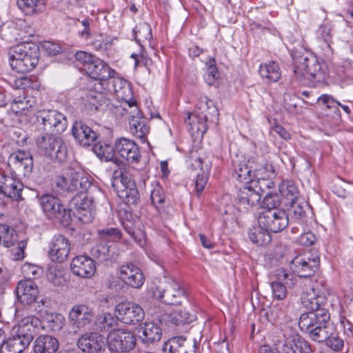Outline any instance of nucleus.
Wrapping results in <instances>:
<instances>
[{
	"mask_svg": "<svg viewBox=\"0 0 353 353\" xmlns=\"http://www.w3.org/2000/svg\"><path fill=\"white\" fill-rule=\"evenodd\" d=\"M41 326V320L28 316L13 327L12 336L1 345V353H21L32 341Z\"/></svg>",
	"mask_w": 353,
	"mask_h": 353,
	"instance_id": "1",
	"label": "nucleus"
},
{
	"mask_svg": "<svg viewBox=\"0 0 353 353\" xmlns=\"http://www.w3.org/2000/svg\"><path fill=\"white\" fill-rule=\"evenodd\" d=\"M329 319L330 314L327 310L308 312L301 315L299 326L313 341L323 343L334 334V326L328 321Z\"/></svg>",
	"mask_w": 353,
	"mask_h": 353,
	"instance_id": "2",
	"label": "nucleus"
},
{
	"mask_svg": "<svg viewBox=\"0 0 353 353\" xmlns=\"http://www.w3.org/2000/svg\"><path fill=\"white\" fill-rule=\"evenodd\" d=\"M58 192L72 193L81 190H91L92 193L101 196L102 192L93 184L92 179L85 174L80 168H68L61 174L57 176L53 182Z\"/></svg>",
	"mask_w": 353,
	"mask_h": 353,
	"instance_id": "3",
	"label": "nucleus"
},
{
	"mask_svg": "<svg viewBox=\"0 0 353 353\" xmlns=\"http://www.w3.org/2000/svg\"><path fill=\"white\" fill-rule=\"evenodd\" d=\"M293 72L301 83L306 84L307 81L311 83H321L328 77V67L323 60L310 54L295 61Z\"/></svg>",
	"mask_w": 353,
	"mask_h": 353,
	"instance_id": "4",
	"label": "nucleus"
},
{
	"mask_svg": "<svg viewBox=\"0 0 353 353\" xmlns=\"http://www.w3.org/2000/svg\"><path fill=\"white\" fill-rule=\"evenodd\" d=\"M8 55L12 70L24 73L32 70L38 64L39 49L34 45L20 44L12 48Z\"/></svg>",
	"mask_w": 353,
	"mask_h": 353,
	"instance_id": "5",
	"label": "nucleus"
},
{
	"mask_svg": "<svg viewBox=\"0 0 353 353\" xmlns=\"http://www.w3.org/2000/svg\"><path fill=\"white\" fill-rule=\"evenodd\" d=\"M218 116V110L213 102L207 97L201 99L198 110L195 113H187L185 123L192 133L203 134L208 129V122H214Z\"/></svg>",
	"mask_w": 353,
	"mask_h": 353,
	"instance_id": "6",
	"label": "nucleus"
},
{
	"mask_svg": "<svg viewBox=\"0 0 353 353\" xmlns=\"http://www.w3.org/2000/svg\"><path fill=\"white\" fill-rule=\"evenodd\" d=\"M153 296L167 305H180L186 299L183 286L174 279L166 276L153 292Z\"/></svg>",
	"mask_w": 353,
	"mask_h": 353,
	"instance_id": "7",
	"label": "nucleus"
},
{
	"mask_svg": "<svg viewBox=\"0 0 353 353\" xmlns=\"http://www.w3.org/2000/svg\"><path fill=\"white\" fill-rule=\"evenodd\" d=\"M101 196H97L96 193H92L90 189L88 190H81L70 201V205L75 210V214L84 223H90L93 219V210L94 203Z\"/></svg>",
	"mask_w": 353,
	"mask_h": 353,
	"instance_id": "8",
	"label": "nucleus"
},
{
	"mask_svg": "<svg viewBox=\"0 0 353 353\" xmlns=\"http://www.w3.org/2000/svg\"><path fill=\"white\" fill-rule=\"evenodd\" d=\"M37 127L48 133H61L67 128V119L61 112L51 109H43L36 112Z\"/></svg>",
	"mask_w": 353,
	"mask_h": 353,
	"instance_id": "9",
	"label": "nucleus"
},
{
	"mask_svg": "<svg viewBox=\"0 0 353 353\" xmlns=\"http://www.w3.org/2000/svg\"><path fill=\"white\" fill-rule=\"evenodd\" d=\"M39 203L50 219L65 227L70 224V210H67L57 197L49 194H43L39 198Z\"/></svg>",
	"mask_w": 353,
	"mask_h": 353,
	"instance_id": "10",
	"label": "nucleus"
},
{
	"mask_svg": "<svg viewBox=\"0 0 353 353\" xmlns=\"http://www.w3.org/2000/svg\"><path fill=\"white\" fill-rule=\"evenodd\" d=\"M282 338L278 341V353H314L308 342L291 327L282 330Z\"/></svg>",
	"mask_w": 353,
	"mask_h": 353,
	"instance_id": "11",
	"label": "nucleus"
},
{
	"mask_svg": "<svg viewBox=\"0 0 353 353\" xmlns=\"http://www.w3.org/2000/svg\"><path fill=\"white\" fill-rule=\"evenodd\" d=\"M270 283L272 297L283 300L288 295V289L293 288L296 282L295 276L290 271L280 268L274 270Z\"/></svg>",
	"mask_w": 353,
	"mask_h": 353,
	"instance_id": "12",
	"label": "nucleus"
},
{
	"mask_svg": "<svg viewBox=\"0 0 353 353\" xmlns=\"http://www.w3.org/2000/svg\"><path fill=\"white\" fill-rule=\"evenodd\" d=\"M8 166L12 174L28 177L33 170V158L29 151L19 150L11 153L8 159Z\"/></svg>",
	"mask_w": 353,
	"mask_h": 353,
	"instance_id": "13",
	"label": "nucleus"
},
{
	"mask_svg": "<svg viewBox=\"0 0 353 353\" xmlns=\"http://www.w3.org/2000/svg\"><path fill=\"white\" fill-rule=\"evenodd\" d=\"M108 343L111 352H127L134 348L136 338L130 331L114 329L108 334Z\"/></svg>",
	"mask_w": 353,
	"mask_h": 353,
	"instance_id": "14",
	"label": "nucleus"
},
{
	"mask_svg": "<svg viewBox=\"0 0 353 353\" xmlns=\"http://www.w3.org/2000/svg\"><path fill=\"white\" fill-rule=\"evenodd\" d=\"M259 223L270 232L276 233L283 230L288 225V216L281 210H265L259 218Z\"/></svg>",
	"mask_w": 353,
	"mask_h": 353,
	"instance_id": "15",
	"label": "nucleus"
},
{
	"mask_svg": "<svg viewBox=\"0 0 353 353\" xmlns=\"http://www.w3.org/2000/svg\"><path fill=\"white\" fill-rule=\"evenodd\" d=\"M119 319L125 324L135 325L141 322L145 312L143 308L134 302H122L116 306Z\"/></svg>",
	"mask_w": 353,
	"mask_h": 353,
	"instance_id": "16",
	"label": "nucleus"
},
{
	"mask_svg": "<svg viewBox=\"0 0 353 353\" xmlns=\"http://www.w3.org/2000/svg\"><path fill=\"white\" fill-rule=\"evenodd\" d=\"M119 277L127 285L137 289L141 288L145 282V276L141 268L131 262L119 267Z\"/></svg>",
	"mask_w": 353,
	"mask_h": 353,
	"instance_id": "17",
	"label": "nucleus"
},
{
	"mask_svg": "<svg viewBox=\"0 0 353 353\" xmlns=\"http://www.w3.org/2000/svg\"><path fill=\"white\" fill-rule=\"evenodd\" d=\"M319 263L320 259L317 255L312 256L306 254L300 255L296 256L292 261V265L294 267V271L302 278L313 276L319 269Z\"/></svg>",
	"mask_w": 353,
	"mask_h": 353,
	"instance_id": "18",
	"label": "nucleus"
},
{
	"mask_svg": "<svg viewBox=\"0 0 353 353\" xmlns=\"http://www.w3.org/2000/svg\"><path fill=\"white\" fill-rule=\"evenodd\" d=\"M115 152L129 163H137L141 157L138 145L128 138L117 139L114 143Z\"/></svg>",
	"mask_w": 353,
	"mask_h": 353,
	"instance_id": "19",
	"label": "nucleus"
},
{
	"mask_svg": "<svg viewBox=\"0 0 353 353\" xmlns=\"http://www.w3.org/2000/svg\"><path fill=\"white\" fill-rule=\"evenodd\" d=\"M70 243L68 239L61 234L55 235L52 239L48 255L52 261L63 263L68 257Z\"/></svg>",
	"mask_w": 353,
	"mask_h": 353,
	"instance_id": "20",
	"label": "nucleus"
},
{
	"mask_svg": "<svg viewBox=\"0 0 353 353\" xmlns=\"http://www.w3.org/2000/svg\"><path fill=\"white\" fill-rule=\"evenodd\" d=\"M105 337L96 332L83 334L77 341L78 347L84 353H99L105 349Z\"/></svg>",
	"mask_w": 353,
	"mask_h": 353,
	"instance_id": "21",
	"label": "nucleus"
},
{
	"mask_svg": "<svg viewBox=\"0 0 353 353\" xmlns=\"http://www.w3.org/2000/svg\"><path fill=\"white\" fill-rule=\"evenodd\" d=\"M93 316V311L88 305L77 304L71 308L68 318L73 326L83 328L91 323Z\"/></svg>",
	"mask_w": 353,
	"mask_h": 353,
	"instance_id": "22",
	"label": "nucleus"
},
{
	"mask_svg": "<svg viewBox=\"0 0 353 353\" xmlns=\"http://www.w3.org/2000/svg\"><path fill=\"white\" fill-rule=\"evenodd\" d=\"M23 184L12 174H0V193L14 200L21 199Z\"/></svg>",
	"mask_w": 353,
	"mask_h": 353,
	"instance_id": "23",
	"label": "nucleus"
},
{
	"mask_svg": "<svg viewBox=\"0 0 353 353\" xmlns=\"http://www.w3.org/2000/svg\"><path fill=\"white\" fill-rule=\"evenodd\" d=\"M70 268L74 274L83 278H90L96 271L94 261L85 255L74 257L71 262Z\"/></svg>",
	"mask_w": 353,
	"mask_h": 353,
	"instance_id": "24",
	"label": "nucleus"
},
{
	"mask_svg": "<svg viewBox=\"0 0 353 353\" xmlns=\"http://www.w3.org/2000/svg\"><path fill=\"white\" fill-rule=\"evenodd\" d=\"M85 72L92 79L107 81L114 78L117 72L103 60L96 58L92 64L85 69Z\"/></svg>",
	"mask_w": 353,
	"mask_h": 353,
	"instance_id": "25",
	"label": "nucleus"
},
{
	"mask_svg": "<svg viewBox=\"0 0 353 353\" xmlns=\"http://www.w3.org/2000/svg\"><path fill=\"white\" fill-rule=\"evenodd\" d=\"M72 132L77 141L84 147L93 144L98 137V134L82 121L74 122Z\"/></svg>",
	"mask_w": 353,
	"mask_h": 353,
	"instance_id": "26",
	"label": "nucleus"
},
{
	"mask_svg": "<svg viewBox=\"0 0 353 353\" xmlns=\"http://www.w3.org/2000/svg\"><path fill=\"white\" fill-rule=\"evenodd\" d=\"M16 291L19 301L26 305L34 303L39 295L37 285L30 279L20 281L17 284Z\"/></svg>",
	"mask_w": 353,
	"mask_h": 353,
	"instance_id": "27",
	"label": "nucleus"
},
{
	"mask_svg": "<svg viewBox=\"0 0 353 353\" xmlns=\"http://www.w3.org/2000/svg\"><path fill=\"white\" fill-rule=\"evenodd\" d=\"M248 162L243 156L236 155L232 159V176L237 181L248 183L252 180V170Z\"/></svg>",
	"mask_w": 353,
	"mask_h": 353,
	"instance_id": "28",
	"label": "nucleus"
},
{
	"mask_svg": "<svg viewBox=\"0 0 353 353\" xmlns=\"http://www.w3.org/2000/svg\"><path fill=\"white\" fill-rule=\"evenodd\" d=\"M146 119L142 117L139 110V114H132L129 121L130 132L137 139H139L142 143L147 141V136L150 131Z\"/></svg>",
	"mask_w": 353,
	"mask_h": 353,
	"instance_id": "29",
	"label": "nucleus"
},
{
	"mask_svg": "<svg viewBox=\"0 0 353 353\" xmlns=\"http://www.w3.org/2000/svg\"><path fill=\"white\" fill-rule=\"evenodd\" d=\"M259 73L263 81L268 84L279 81L282 74L279 63L273 61L261 63Z\"/></svg>",
	"mask_w": 353,
	"mask_h": 353,
	"instance_id": "30",
	"label": "nucleus"
},
{
	"mask_svg": "<svg viewBox=\"0 0 353 353\" xmlns=\"http://www.w3.org/2000/svg\"><path fill=\"white\" fill-rule=\"evenodd\" d=\"M301 301L302 305L310 312L325 310L324 308L326 304L325 298L316 294L314 289L304 292L301 295Z\"/></svg>",
	"mask_w": 353,
	"mask_h": 353,
	"instance_id": "31",
	"label": "nucleus"
},
{
	"mask_svg": "<svg viewBox=\"0 0 353 353\" xmlns=\"http://www.w3.org/2000/svg\"><path fill=\"white\" fill-rule=\"evenodd\" d=\"M248 234L250 240L257 246L265 247L272 241L270 232L259 223L250 228Z\"/></svg>",
	"mask_w": 353,
	"mask_h": 353,
	"instance_id": "32",
	"label": "nucleus"
},
{
	"mask_svg": "<svg viewBox=\"0 0 353 353\" xmlns=\"http://www.w3.org/2000/svg\"><path fill=\"white\" fill-rule=\"evenodd\" d=\"M58 340L50 335L38 336L34 342V353H55L59 348Z\"/></svg>",
	"mask_w": 353,
	"mask_h": 353,
	"instance_id": "33",
	"label": "nucleus"
},
{
	"mask_svg": "<svg viewBox=\"0 0 353 353\" xmlns=\"http://www.w3.org/2000/svg\"><path fill=\"white\" fill-rule=\"evenodd\" d=\"M189 166L192 170L200 169V172L196 174L194 181L196 194L197 196H199L207 184L208 174L203 170V160L199 157L194 159L192 157H190Z\"/></svg>",
	"mask_w": 353,
	"mask_h": 353,
	"instance_id": "34",
	"label": "nucleus"
},
{
	"mask_svg": "<svg viewBox=\"0 0 353 353\" xmlns=\"http://www.w3.org/2000/svg\"><path fill=\"white\" fill-rule=\"evenodd\" d=\"M238 199L240 204L245 205V208H248L258 204L261 197L250 182L239 190Z\"/></svg>",
	"mask_w": 353,
	"mask_h": 353,
	"instance_id": "35",
	"label": "nucleus"
},
{
	"mask_svg": "<svg viewBox=\"0 0 353 353\" xmlns=\"http://www.w3.org/2000/svg\"><path fill=\"white\" fill-rule=\"evenodd\" d=\"M60 139V137L48 132L39 136L36 139V144L39 152L41 155L48 157L52 150L54 149V146L57 145L58 141Z\"/></svg>",
	"mask_w": 353,
	"mask_h": 353,
	"instance_id": "36",
	"label": "nucleus"
},
{
	"mask_svg": "<svg viewBox=\"0 0 353 353\" xmlns=\"http://www.w3.org/2000/svg\"><path fill=\"white\" fill-rule=\"evenodd\" d=\"M35 105V98L32 96L18 97L12 103L10 110L17 115L27 114Z\"/></svg>",
	"mask_w": 353,
	"mask_h": 353,
	"instance_id": "37",
	"label": "nucleus"
},
{
	"mask_svg": "<svg viewBox=\"0 0 353 353\" xmlns=\"http://www.w3.org/2000/svg\"><path fill=\"white\" fill-rule=\"evenodd\" d=\"M142 336L141 338L145 343H152L159 341L162 335L161 327L154 322H145L141 327Z\"/></svg>",
	"mask_w": 353,
	"mask_h": 353,
	"instance_id": "38",
	"label": "nucleus"
},
{
	"mask_svg": "<svg viewBox=\"0 0 353 353\" xmlns=\"http://www.w3.org/2000/svg\"><path fill=\"white\" fill-rule=\"evenodd\" d=\"M65 322V317L59 313L47 314L40 327L51 332H59L63 327Z\"/></svg>",
	"mask_w": 353,
	"mask_h": 353,
	"instance_id": "39",
	"label": "nucleus"
},
{
	"mask_svg": "<svg viewBox=\"0 0 353 353\" xmlns=\"http://www.w3.org/2000/svg\"><path fill=\"white\" fill-rule=\"evenodd\" d=\"M10 84L14 88L19 90H39L41 87V83L34 76L21 77L14 79Z\"/></svg>",
	"mask_w": 353,
	"mask_h": 353,
	"instance_id": "40",
	"label": "nucleus"
},
{
	"mask_svg": "<svg viewBox=\"0 0 353 353\" xmlns=\"http://www.w3.org/2000/svg\"><path fill=\"white\" fill-rule=\"evenodd\" d=\"M18 241L17 231L10 225L0 223V245L10 248Z\"/></svg>",
	"mask_w": 353,
	"mask_h": 353,
	"instance_id": "41",
	"label": "nucleus"
},
{
	"mask_svg": "<svg viewBox=\"0 0 353 353\" xmlns=\"http://www.w3.org/2000/svg\"><path fill=\"white\" fill-rule=\"evenodd\" d=\"M186 339L183 336L173 337L164 343L163 353H187Z\"/></svg>",
	"mask_w": 353,
	"mask_h": 353,
	"instance_id": "42",
	"label": "nucleus"
},
{
	"mask_svg": "<svg viewBox=\"0 0 353 353\" xmlns=\"http://www.w3.org/2000/svg\"><path fill=\"white\" fill-rule=\"evenodd\" d=\"M112 111L117 117L130 114L131 118L132 114H136L138 115L139 114V108L137 106V101H122L119 104L114 105Z\"/></svg>",
	"mask_w": 353,
	"mask_h": 353,
	"instance_id": "43",
	"label": "nucleus"
},
{
	"mask_svg": "<svg viewBox=\"0 0 353 353\" xmlns=\"http://www.w3.org/2000/svg\"><path fill=\"white\" fill-rule=\"evenodd\" d=\"M104 98L102 93L90 90L86 94L85 106L90 112H94L102 106Z\"/></svg>",
	"mask_w": 353,
	"mask_h": 353,
	"instance_id": "44",
	"label": "nucleus"
},
{
	"mask_svg": "<svg viewBox=\"0 0 353 353\" xmlns=\"http://www.w3.org/2000/svg\"><path fill=\"white\" fill-rule=\"evenodd\" d=\"M279 192L289 203L298 199V188L291 180H285L280 184Z\"/></svg>",
	"mask_w": 353,
	"mask_h": 353,
	"instance_id": "45",
	"label": "nucleus"
},
{
	"mask_svg": "<svg viewBox=\"0 0 353 353\" xmlns=\"http://www.w3.org/2000/svg\"><path fill=\"white\" fill-rule=\"evenodd\" d=\"M135 39L137 43L142 47L141 43L150 41L152 39L151 26L146 22L140 23L139 26L134 29Z\"/></svg>",
	"mask_w": 353,
	"mask_h": 353,
	"instance_id": "46",
	"label": "nucleus"
},
{
	"mask_svg": "<svg viewBox=\"0 0 353 353\" xmlns=\"http://www.w3.org/2000/svg\"><path fill=\"white\" fill-rule=\"evenodd\" d=\"M119 197L126 204H136L139 199V194L136 185L117 189Z\"/></svg>",
	"mask_w": 353,
	"mask_h": 353,
	"instance_id": "47",
	"label": "nucleus"
},
{
	"mask_svg": "<svg viewBox=\"0 0 353 353\" xmlns=\"http://www.w3.org/2000/svg\"><path fill=\"white\" fill-rule=\"evenodd\" d=\"M68 153L67 145L61 139L58 141L57 145L54 146V149L50 152L48 158L54 162L63 163L67 159Z\"/></svg>",
	"mask_w": 353,
	"mask_h": 353,
	"instance_id": "48",
	"label": "nucleus"
},
{
	"mask_svg": "<svg viewBox=\"0 0 353 353\" xmlns=\"http://www.w3.org/2000/svg\"><path fill=\"white\" fill-rule=\"evenodd\" d=\"M257 179L251 180L250 183L252 184V187L255 188L256 191L260 195L261 198L263 194L265 193L267 190L273 188L275 186V183L268 177H263L261 176H256Z\"/></svg>",
	"mask_w": 353,
	"mask_h": 353,
	"instance_id": "49",
	"label": "nucleus"
},
{
	"mask_svg": "<svg viewBox=\"0 0 353 353\" xmlns=\"http://www.w3.org/2000/svg\"><path fill=\"white\" fill-rule=\"evenodd\" d=\"M118 320V315L115 317L110 313H103L98 316L96 324L101 331H106L116 326Z\"/></svg>",
	"mask_w": 353,
	"mask_h": 353,
	"instance_id": "50",
	"label": "nucleus"
},
{
	"mask_svg": "<svg viewBox=\"0 0 353 353\" xmlns=\"http://www.w3.org/2000/svg\"><path fill=\"white\" fill-rule=\"evenodd\" d=\"M152 189L150 191V200L152 205L159 209L163 206L165 201V194L163 188L159 183L155 181L152 183Z\"/></svg>",
	"mask_w": 353,
	"mask_h": 353,
	"instance_id": "51",
	"label": "nucleus"
},
{
	"mask_svg": "<svg viewBox=\"0 0 353 353\" xmlns=\"http://www.w3.org/2000/svg\"><path fill=\"white\" fill-rule=\"evenodd\" d=\"M195 319V314L190 313L186 310H179L172 314V322L176 325L190 323Z\"/></svg>",
	"mask_w": 353,
	"mask_h": 353,
	"instance_id": "52",
	"label": "nucleus"
},
{
	"mask_svg": "<svg viewBox=\"0 0 353 353\" xmlns=\"http://www.w3.org/2000/svg\"><path fill=\"white\" fill-rule=\"evenodd\" d=\"M114 183L120 182L121 185H117V189L130 188L136 185L131 175L125 170H117L114 173Z\"/></svg>",
	"mask_w": 353,
	"mask_h": 353,
	"instance_id": "53",
	"label": "nucleus"
},
{
	"mask_svg": "<svg viewBox=\"0 0 353 353\" xmlns=\"http://www.w3.org/2000/svg\"><path fill=\"white\" fill-rule=\"evenodd\" d=\"M93 150L101 159L110 161L114 157L115 148L106 143H96L94 145Z\"/></svg>",
	"mask_w": 353,
	"mask_h": 353,
	"instance_id": "54",
	"label": "nucleus"
},
{
	"mask_svg": "<svg viewBox=\"0 0 353 353\" xmlns=\"http://www.w3.org/2000/svg\"><path fill=\"white\" fill-rule=\"evenodd\" d=\"M332 29L328 24L321 25L317 30V37L320 41L325 43L327 51H332L331 43L332 42Z\"/></svg>",
	"mask_w": 353,
	"mask_h": 353,
	"instance_id": "55",
	"label": "nucleus"
},
{
	"mask_svg": "<svg viewBox=\"0 0 353 353\" xmlns=\"http://www.w3.org/2000/svg\"><path fill=\"white\" fill-rule=\"evenodd\" d=\"M18 30L12 24L3 23L0 28V36L3 40L12 42L17 40Z\"/></svg>",
	"mask_w": 353,
	"mask_h": 353,
	"instance_id": "56",
	"label": "nucleus"
},
{
	"mask_svg": "<svg viewBox=\"0 0 353 353\" xmlns=\"http://www.w3.org/2000/svg\"><path fill=\"white\" fill-rule=\"evenodd\" d=\"M110 246L108 245L107 243H100L92 248L91 254L92 256L100 261H105L110 255Z\"/></svg>",
	"mask_w": 353,
	"mask_h": 353,
	"instance_id": "57",
	"label": "nucleus"
},
{
	"mask_svg": "<svg viewBox=\"0 0 353 353\" xmlns=\"http://www.w3.org/2000/svg\"><path fill=\"white\" fill-rule=\"evenodd\" d=\"M91 45L97 50H106L111 47V42L107 37L97 34H94Z\"/></svg>",
	"mask_w": 353,
	"mask_h": 353,
	"instance_id": "58",
	"label": "nucleus"
},
{
	"mask_svg": "<svg viewBox=\"0 0 353 353\" xmlns=\"http://www.w3.org/2000/svg\"><path fill=\"white\" fill-rule=\"evenodd\" d=\"M207 72L205 74V79L209 85H212L216 79L219 78V72L216 66L214 59H210L206 62Z\"/></svg>",
	"mask_w": 353,
	"mask_h": 353,
	"instance_id": "59",
	"label": "nucleus"
},
{
	"mask_svg": "<svg viewBox=\"0 0 353 353\" xmlns=\"http://www.w3.org/2000/svg\"><path fill=\"white\" fill-rule=\"evenodd\" d=\"M281 204L279 196L276 194L270 192H267L263 201V206L265 210H277L276 208Z\"/></svg>",
	"mask_w": 353,
	"mask_h": 353,
	"instance_id": "60",
	"label": "nucleus"
},
{
	"mask_svg": "<svg viewBox=\"0 0 353 353\" xmlns=\"http://www.w3.org/2000/svg\"><path fill=\"white\" fill-rule=\"evenodd\" d=\"M22 270L25 276L32 281L34 279H37L42 274V269L37 265L32 264H24L22 268Z\"/></svg>",
	"mask_w": 353,
	"mask_h": 353,
	"instance_id": "61",
	"label": "nucleus"
},
{
	"mask_svg": "<svg viewBox=\"0 0 353 353\" xmlns=\"http://www.w3.org/2000/svg\"><path fill=\"white\" fill-rule=\"evenodd\" d=\"M290 204V213L292 218L301 220L305 214L303 207L298 201V199L289 203Z\"/></svg>",
	"mask_w": 353,
	"mask_h": 353,
	"instance_id": "62",
	"label": "nucleus"
},
{
	"mask_svg": "<svg viewBox=\"0 0 353 353\" xmlns=\"http://www.w3.org/2000/svg\"><path fill=\"white\" fill-rule=\"evenodd\" d=\"M76 59L84 65V70L87 68L90 64H92L97 58L90 53L85 51H78L74 55Z\"/></svg>",
	"mask_w": 353,
	"mask_h": 353,
	"instance_id": "63",
	"label": "nucleus"
},
{
	"mask_svg": "<svg viewBox=\"0 0 353 353\" xmlns=\"http://www.w3.org/2000/svg\"><path fill=\"white\" fill-rule=\"evenodd\" d=\"M254 176H263L271 178L274 174V169L272 164L265 163L263 167L255 169L253 173Z\"/></svg>",
	"mask_w": 353,
	"mask_h": 353,
	"instance_id": "64",
	"label": "nucleus"
}]
</instances>
